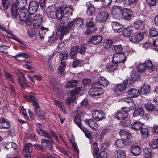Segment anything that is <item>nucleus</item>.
Segmentation results:
<instances>
[{"instance_id": "1", "label": "nucleus", "mask_w": 158, "mask_h": 158, "mask_svg": "<svg viewBox=\"0 0 158 158\" xmlns=\"http://www.w3.org/2000/svg\"><path fill=\"white\" fill-rule=\"evenodd\" d=\"M83 24V21L80 18L69 22L68 24L65 26H64L63 23L59 21L58 23L57 26V34L62 36L64 34H66L71 29H74L78 26L80 27Z\"/></svg>"}, {"instance_id": "2", "label": "nucleus", "mask_w": 158, "mask_h": 158, "mask_svg": "<svg viewBox=\"0 0 158 158\" xmlns=\"http://www.w3.org/2000/svg\"><path fill=\"white\" fill-rule=\"evenodd\" d=\"M126 57L122 52H119L115 53L112 57V62L111 64L106 66V68L110 71L116 70L118 67V64L124 62L126 60Z\"/></svg>"}, {"instance_id": "3", "label": "nucleus", "mask_w": 158, "mask_h": 158, "mask_svg": "<svg viewBox=\"0 0 158 158\" xmlns=\"http://www.w3.org/2000/svg\"><path fill=\"white\" fill-rule=\"evenodd\" d=\"M36 126L37 127L36 129L37 133L40 135L44 136L48 139H50L52 136L58 142L57 136L55 132L52 131H50L49 133H47L44 131L42 130L44 128V127L40 123L37 124Z\"/></svg>"}, {"instance_id": "4", "label": "nucleus", "mask_w": 158, "mask_h": 158, "mask_svg": "<svg viewBox=\"0 0 158 158\" xmlns=\"http://www.w3.org/2000/svg\"><path fill=\"white\" fill-rule=\"evenodd\" d=\"M17 4L13 3L11 5V15L13 18H15L17 16L18 9L19 8H25L27 4L26 0H16Z\"/></svg>"}, {"instance_id": "5", "label": "nucleus", "mask_w": 158, "mask_h": 158, "mask_svg": "<svg viewBox=\"0 0 158 158\" xmlns=\"http://www.w3.org/2000/svg\"><path fill=\"white\" fill-rule=\"evenodd\" d=\"M28 12L27 10L25 8H20L18 15L20 20L24 22L27 26H29L31 24V17L26 15Z\"/></svg>"}, {"instance_id": "6", "label": "nucleus", "mask_w": 158, "mask_h": 158, "mask_svg": "<svg viewBox=\"0 0 158 158\" xmlns=\"http://www.w3.org/2000/svg\"><path fill=\"white\" fill-rule=\"evenodd\" d=\"M97 84V82L94 83L92 84L93 87L89 90V94L92 97L99 95L104 92V90L101 88L96 86Z\"/></svg>"}, {"instance_id": "7", "label": "nucleus", "mask_w": 158, "mask_h": 158, "mask_svg": "<svg viewBox=\"0 0 158 158\" xmlns=\"http://www.w3.org/2000/svg\"><path fill=\"white\" fill-rule=\"evenodd\" d=\"M112 15L116 19H120L122 18V10L120 6H114L112 8Z\"/></svg>"}, {"instance_id": "8", "label": "nucleus", "mask_w": 158, "mask_h": 158, "mask_svg": "<svg viewBox=\"0 0 158 158\" xmlns=\"http://www.w3.org/2000/svg\"><path fill=\"white\" fill-rule=\"evenodd\" d=\"M81 90V88L77 87L72 91L70 93L71 96L66 100L68 104H70L72 102H74L77 98L76 95L79 94Z\"/></svg>"}, {"instance_id": "9", "label": "nucleus", "mask_w": 158, "mask_h": 158, "mask_svg": "<svg viewBox=\"0 0 158 158\" xmlns=\"http://www.w3.org/2000/svg\"><path fill=\"white\" fill-rule=\"evenodd\" d=\"M39 4L38 2L33 1L30 2L28 11L30 15H32L36 13L39 7Z\"/></svg>"}, {"instance_id": "10", "label": "nucleus", "mask_w": 158, "mask_h": 158, "mask_svg": "<svg viewBox=\"0 0 158 158\" xmlns=\"http://www.w3.org/2000/svg\"><path fill=\"white\" fill-rule=\"evenodd\" d=\"M33 106L34 108V111L37 116L41 119H45L46 116L44 112L39 108L38 102H34Z\"/></svg>"}, {"instance_id": "11", "label": "nucleus", "mask_w": 158, "mask_h": 158, "mask_svg": "<svg viewBox=\"0 0 158 158\" xmlns=\"http://www.w3.org/2000/svg\"><path fill=\"white\" fill-rule=\"evenodd\" d=\"M33 26L34 29H39L42 21V16L37 14L34 16L32 19Z\"/></svg>"}, {"instance_id": "12", "label": "nucleus", "mask_w": 158, "mask_h": 158, "mask_svg": "<svg viewBox=\"0 0 158 158\" xmlns=\"http://www.w3.org/2000/svg\"><path fill=\"white\" fill-rule=\"evenodd\" d=\"M127 84L126 83L118 84L115 87L114 92L117 95H119L123 93L127 87Z\"/></svg>"}, {"instance_id": "13", "label": "nucleus", "mask_w": 158, "mask_h": 158, "mask_svg": "<svg viewBox=\"0 0 158 158\" xmlns=\"http://www.w3.org/2000/svg\"><path fill=\"white\" fill-rule=\"evenodd\" d=\"M92 115L93 118L97 121H99L105 118V115L103 112L97 110L93 111Z\"/></svg>"}, {"instance_id": "14", "label": "nucleus", "mask_w": 158, "mask_h": 158, "mask_svg": "<svg viewBox=\"0 0 158 158\" xmlns=\"http://www.w3.org/2000/svg\"><path fill=\"white\" fill-rule=\"evenodd\" d=\"M57 11V8L54 6H51L47 8V15L49 18H55L56 16V12Z\"/></svg>"}, {"instance_id": "15", "label": "nucleus", "mask_w": 158, "mask_h": 158, "mask_svg": "<svg viewBox=\"0 0 158 158\" xmlns=\"http://www.w3.org/2000/svg\"><path fill=\"white\" fill-rule=\"evenodd\" d=\"M33 147L31 143L26 144L24 146L23 152L25 153L24 157L25 158H31V152L32 151Z\"/></svg>"}, {"instance_id": "16", "label": "nucleus", "mask_w": 158, "mask_h": 158, "mask_svg": "<svg viewBox=\"0 0 158 158\" xmlns=\"http://www.w3.org/2000/svg\"><path fill=\"white\" fill-rule=\"evenodd\" d=\"M84 111L83 110L79 109L74 112L75 114H77L75 117L74 121L79 127L81 129V121L80 119V115L84 113Z\"/></svg>"}, {"instance_id": "17", "label": "nucleus", "mask_w": 158, "mask_h": 158, "mask_svg": "<svg viewBox=\"0 0 158 158\" xmlns=\"http://www.w3.org/2000/svg\"><path fill=\"white\" fill-rule=\"evenodd\" d=\"M108 16V13L106 11H102L98 15L96 20L99 22H104L107 19Z\"/></svg>"}, {"instance_id": "18", "label": "nucleus", "mask_w": 158, "mask_h": 158, "mask_svg": "<svg viewBox=\"0 0 158 158\" xmlns=\"http://www.w3.org/2000/svg\"><path fill=\"white\" fill-rule=\"evenodd\" d=\"M102 37L100 35L91 37L89 42L93 45H96L99 44L102 41Z\"/></svg>"}, {"instance_id": "19", "label": "nucleus", "mask_w": 158, "mask_h": 158, "mask_svg": "<svg viewBox=\"0 0 158 158\" xmlns=\"http://www.w3.org/2000/svg\"><path fill=\"white\" fill-rule=\"evenodd\" d=\"M143 39V35L141 33H134L132 34L130 38L131 41L136 42L141 41Z\"/></svg>"}, {"instance_id": "20", "label": "nucleus", "mask_w": 158, "mask_h": 158, "mask_svg": "<svg viewBox=\"0 0 158 158\" xmlns=\"http://www.w3.org/2000/svg\"><path fill=\"white\" fill-rule=\"evenodd\" d=\"M131 141L129 139L126 140L125 139L122 138L121 139H117L115 142V144L118 147L122 148L127 145Z\"/></svg>"}, {"instance_id": "21", "label": "nucleus", "mask_w": 158, "mask_h": 158, "mask_svg": "<svg viewBox=\"0 0 158 158\" xmlns=\"http://www.w3.org/2000/svg\"><path fill=\"white\" fill-rule=\"evenodd\" d=\"M139 89H132L127 91V95L129 98L137 97L140 94Z\"/></svg>"}, {"instance_id": "22", "label": "nucleus", "mask_w": 158, "mask_h": 158, "mask_svg": "<svg viewBox=\"0 0 158 158\" xmlns=\"http://www.w3.org/2000/svg\"><path fill=\"white\" fill-rule=\"evenodd\" d=\"M132 13V12L131 10L127 9H124L122 10V18H123L127 20H129L131 19Z\"/></svg>"}, {"instance_id": "23", "label": "nucleus", "mask_w": 158, "mask_h": 158, "mask_svg": "<svg viewBox=\"0 0 158 158\" xmlns=\"http://www.w3.org/2000/svg\"><path fill=\"white\" fill-rule=\"evenodd\" d=\"M125 152L122 150H117L113 154V158H125Z\"/></svg>"}, {"instance_id": "24", "label": "nucleus", "mask_w": 158, "mask_h": 158, "mask_svg": "<svg viewBox=\"0 0 158 158\" xmlns=\"http://www.w3.org/2000/svg\"><path fill=\"white\" fill-rule=\"evenodd\" d=\"M112 26L113 30L115 32H119L122 31V26L117 22H113L112 23Z\"/></svg>"}, {"instance_id": "25", "label": "nucleus", "mask_w": 158, "mask_h": 158, "mask_svg": "<svg viewBox=\"0 0 158 158\" xmlns=\"http://www.w3.org/2000/svg\"><path fill=\"white\" fill-rule=\"evenodd\" d=\"M131 152L135 155H139L141 152L140 147L139 146L136 145L131 146Z\"/></svg>"}, {"instance_id": "26", "label": "nucleus", "mask_w": 158, "mask_h": 158, "mask_svg": "<svg viewBox=\"0 0 158 158\" xmlns=\"http://www.w3.org/2000/svg\"><path fill=\"white\" fill-rule=\"evenodd\" d=\"M119 134L121 137L123 138V139H125L127 140L128 139H127L129 136H130L131 134L129 131L126 129L121 130L119 132Z\"/></svg>"}, {"instance_id": "27", "label": "nucleus", "mask_w": 158, "mask_h": 158, "mask_svg": "<svg viewBox=\"0 0 158 158\" xmlns=\"http://www.w3.org/2000/svg\"><path fill=\"white\" fill-rule=\"evenodd\" d=\"M143 114L144 110L143 108L142 107H138L135 110L133 113V116L135 117L138 116L141 117L143 115Z\"/></svg>"}, {"instance_id": "28", "label": "nucleus", "mask_w": 158, "mask_h": 158, "mask_svg": "<svg viewBox=\"0 0 158 158\" xmlns=\"http://www.w3.org/2000/svg\"><path fill=\"white\" fill-rule=\"evenodd\" d=\"M131 77V81H130L129 83L132 84L134 81L137 80L139 78V77L138 74V73L135 70H132L130 73Z\"/></svg>"}, {"instance_id": "29", "label": "nucleus", "mask_w": 158, "mask_h": 158, "mask_svg": "<svg viewBox=\"0 0 158 158\" xmlns=\"http://www.w3.org/2000/svg\"><path fill=\"white\" fill-rule=\"evenodd\" d=\"M87 13L88 15H92L95 12V9L94 6L89 2H87Z\"/></svg>"}, {"instance_id": "30", "label": "nucleus", "mask_w": 158, "mask_h": 158, "mask_svg": "<svg viewBox=\"0 0 158 158\" xmlns=\"http://www.w3.org/2000/svg\"><path fill=\"white\" fill-rule=\"evenodd\" d=\"M72 6L71 5L67 6L64 7L63 13L64 15H67L66 17L71 16L72 15Z\"/></svg>"}, {"instance_id": "31", "label": "nucleus", "mask_w": 158, "mask_h": 158, "mask_svg": "<svg viewBox=\"0 0 158 158\" xmlns=\"http://www.w3.org/2000/svg\"><path fill=\"white\" fill-rule=\"evenodd\" d=\"M0 124L3 128H8L10 127L9 123L8 120L4 118H0Z\"/></svg>"}, {"instance_id": "32", "label": "nucleus", "mask_w": 158, "mask_h": 158, "mask_svg": "<svg viewBox=\"0 0 158 158\" xmlns=\"http://www.w3.org/2000/svg\"><path fill=\"white\" fill-rule=\"evenodd\" d=\"M143 126L142 123L140 122H135L131 125V127L135 131L139 130Z\"/></svg>"}, {"instance_id": "33", "label": "nucleus", "mask_w": 158, "mask_h": 158, "mask_svg": "<svg viewBox=\"0 0 158 158\" xmlns=\"http://www.w3.org/2000/svg\"><path fill=\"white\" fill-rule=\"evenodd\" d=\"M79 49V47L77 46H73L71 48V52L70 53L69 57L71 59H73L75 57V55L77 53Z\"/></svg>"}, {"instance_id": "34", "label": "nucleus", "mask_w": 158, "mask_h": 158, "mask_svg": "<svg viewBox=\"0 0 158 158\" xmlns=\"http://www.w3.org/2000/svg\"><path fill=\"white\" fill-rule=\"evenodd\" d=\"M119 123L120 125L124 127H126L129 126L130 124L131 121L128 116L123 118Z\"/></svg>"}, {"instance_id": "35", "label": "nucleus", "mask_w": 158, "mask_h": 158, "mask_svg": "<svg viewBox=\"0 0 158 158\" xmlns=\"http://www.w3.org/2000/svg\"><path fill=\"white\" fill-rule=\"evenodd\" d=\"M40 30L39 32V35L40 38L41 40H42L44 39V35L46 32L48 31V28H44L42 26H40Z\"/></svg>"}, {"instance_id": "36", "label": "nucleus", "mask_w": 158, "mask_h": 158, "mask_svg": "<svg viewBox=\"0 0 158 158\" xmlns=\"http://www.w3.org/2000/svg\"><path fill=\"white\" fill-rule=\"evenodd\" d=\"M85 123L92 129H95L97 125L95 122L92 119H86L84 120Z\"/></svg>"}, {"instance_id": "37", "label": "nucleus", "mask_w": 158, "mask_h": 158, "mask_svg": "<svg viewBox=\"0 0 158 158\" xmlns=\"http://www.w3.org/2000/svg\"><path fill=\"white\" fill-rule=\"evenodd\" d=\"M78 82V80H72L67 83L66 87L67 88H73L76 86Z\"/></svg>"}, {"instance_id": "38", "label": "nucleus", "mask_w": 158, "mask_h": 158, "mask_svg": "<svg viewBox=\"0 0 158 158\" xmlns=\"http://www.w3.org/2000/svg\"><path fill=\"white\" fill-rule=\"evenodd\" d=\"M64 15V14L63 13L62 10L61 9H59V10H57V11L56 12V16L55 17H56L57 19L59 21L57 22L56 25H57L59 21H60L62 23H63L64 24V22L63 21V22H62L61 21H60L62 19L63 15Z\"/></svg>"}, {"instance_id": "39", "label": "nucleus", "mask_w": 158, "mask_h": 158, "mask_svg": "<svg viewBox=\"0 0 158 158\" xmlns=\"http://www.w3.org/2000/svg\"><path fill=\"white\" fill-rule=\"evenodd\" d=\"M57 25L56 26V32L55 37H52L51 39L49 40V42L51 43H53L54 42H56L59 39L60 41L61 40L63 39V37L64 36V35H65L64 34L62 36H61L60 35H58L57 34L58 31L57 30Z\"/></svg>"}, {"instance_id": "40", "label": "nucleus", "mask_w": 158, "mask_h": 158, "mask_svg": "<svg viewBox=\"0 0 158 158\" xmlns=\"http://www.w3.org/2000/svg\"><path fill=\"white\" fill-rule=\"evenodd\" d=\"M98 82L103 86H107L109 84L108 80L103 77H101L98 78Z\"/></svg>"}, {"instance_id": "41", "label": "nucleus", "mask_w": 158, "mask_h": 158, "mask_svg": "<svg viewBox=\"0 0 158 158\" xmlns=\"http://www.w3.org/2000/svg\"><path fill=\"white\" fill-rule=\"evenodd\" d=\"M5 147L7 149L15 150L16 148V144L12 142H6L4 143Z\"/></svg>"}, {"instance_id": "42", "label": "nucleus", "mask_w": 158, "mask_h": 158, "mask_svg": "<svg viewBox=\"0 0 158 158\" xmlns=\"http://www.w3.org/2000/svg\"><path fill=\"white\" fill-rule=\"evenodd\" d=\"M144 64L146 65L147 69L149 72H151L153 71L154 67L153 66L152 62L150 60H147L145 62Z\"/></svg>"}, {"instance_id": "43", "label": "nucleus", "mask_w": 158, "mask_h": 158, "mask_svg": "<svg viewBox=\"0 0 158 158\" xmlns=\"http://www.w3.org/2000/svg\"><path fill=\"white\" fill-rule=\"evenodd\" d=\"M128 116V115L127 114H124L123 112L120 111L117 112L115 115V117L116 119L118 120H122Z\"/></svg>"}, {"instance_id": "44", "label": "nucleus", "mask_w": 158, "mask_h": 158, "mask_svg": "<svg viewBox=\"0 0 158 158\" xmlns=\"http://www.w3.org/2000/svg\"><path fill=\"white\" fill-rule=\"evenodd\" d=\"M150 90V87L148 85H144L140 89V92L142 94L147 95Z\"/></svg>"}, {"instance_id": "45", "label": "nucleus", "mask_w": 158, "mask_h": 158, "mask_svg": "<svg viewBox=\"0 0 158 158\" xmlns=\"http://www.w3.org/2000/svg\"><path fill=\"white\" fill-rule=\"evenodd\" d=\"M144 107L148 111H156L157 109L155 108L154 106L150 103H148L146 104L144 106Z\"/></svg>"}, {"instance_id": "46", "label": "nucleus", "mask_w": 158, "mask_h": 158, "mask_svg": "<svg viewBox=\"0 0 158 158\" xmlns=\"http://www.w3.org/2000/svg\"><path fill=\"white\" fill-rule=\"evenodd\" d=\"M61 65L58 68V72L61 74H63L65 72V69L66 67L65 62H60Z\"/></svg>"}, {"instance_id": "47", "label": "nucleus", "mask_w": 158, "mask_h": 158, "mask_svg": "<svg viewBox=\"0 0 158 158\" xmlns=\"http://www.w3.org/2000/svg\"><path fill=\"white\" fill-rule=\"evenodd\" d=\"M68 56V52L64 51L60 54L59 58L60 62H65L64 60H66Z\"/></svg>"}, {"instance_id": "48", "label": "nucleus", "mask_w": 158, "mask_h": 158, "mask_svg": "<svg viewBox=\"0 0 158 158\" xmlns=\"http://www.w3.org/2000/svg\"><path fill=\"white\" fill-rule=\"evenodd\" d=\"M144 156L146 158H151L152 156V150L149 148H146L143 150Z\"/></svg>"}, {"instance_id": "49", "label": "nucleus", "mask_w": 158, "mask_h": 158, "mask_svg": "<svg viewBox=\"0 0 158 158\" xmlns=\"http://www.w3.org/2000/svg\"><path fill=\"white\" fill-rule=\"evenodd\" d=\"M22 76L23 78V81H22L21 79L19 78L18 79V81L22 87L24 88H27V85L25 83L27 79L24 77L23 75L22 74Z\"/></svg>"}, {"instance_id": "50", "label": "nucleus", "mask_w": 158, "mask_h": 158, "mask_svg": "<svg viewBox=\"0 0 158 158\" xmlns=\"http://www.w3.org/2000/svg\"><path fill=\"white\" fill-rule=\"evenodd\" d=\"M149 33L151 37L156 36L158 35V30L154 27L152 28L150 31Z\"/></svg>"}, {"instance_id": "51", "label": "nucleus", "mask_w": 158, "mask_h": 158, "mask_svg": "<svg viewBox=\"0 0 158 158\" xmlns=\"http://www.w3.org/2000/svg\"><path fill=\"white\" fill-rule=\"evenodd\" d=\"M41 143L43 147H48L49 144H52L53 143L52 141H49L45 139H42L41 140Z\"/></svg>"}, {"instance_id": "52", "label": "nucleus", "mask_w": 158, "mask_h": 158, "mask_svg": "<svg viewBox=\"0 0 158 158\" xmlns=\"http://www.w3.org/2000/svg\"><path fill=\"white\" fill-rule=\"evenodd\" d=\"M143 23L140 20H137L135 22L134 25L136 28H140L141 29L143 27Z\"/></svg>"}, {"instance_id": "53", "label": "nucleus", "mask_w": 158, "mask_h": 158, "mask_svg": "<svg viewBox=\"0 0 158 158\" xmlns=\"http://www.w3.org/2000/svg\"><path fill=\"white\" fill-rule=\"evenodd\" d=\"M122 35L124 37H128L131 33V31L128 29H125L123 30Z\"/></svg>"}, {"instance_id": "54", "label": "nucleus", "mask_w": 158, "mask_h": 158, "mask_svg": "<svg viewBox=\"0 0 158 158\" xmlns=\"http://www.w3.org/2000/svg\"><path fill=\"white\" fill-rule=\"evenodd\" d=\"M112 43V42L111 40H107L103 42V45L105 48H108L111 46Z\"/></svg>"}, {"instance_id": "55", "label": "nucleus", "mask_w": 158, "mask_h": 158, "mask_svg": "<svg viewBox=\"0 0 158 158\" xmlns=\"http://www.w3.org/2000/svg\"><path fill=\"white\" fill-rule=\"evenodd\" d=\"M107 153L105 151H102L98 154L96 158H107Z\"/></svg>"}, {"instance_id": "56", "label": "nucleus", "mask_w": 158, "mask_h": 158, "mask_svg": "<svg viewBox=\"0 0 158 158\" xmlns=\"http://www.w3.org/2000/svg\"><path fill=\"white\" fill-rule=\"evenodd\" d=\"M138 71L140 72H144L147 69L144 63L140 64L137 66Z\"/></svg>"}, {"instance_id": "57", "label": "nucleus", "mask_w": 158, "mask_h": 158, "mask_svg": "<svg viewBox=\"0 0 158 158\" xmlns=\"http://www.w3.org/2000/svg\"><path fill=\"white\" fill-rule=\"evenodd\" d=\"M149 145L152 148H156L158 146V140L156 139L151 141L149 143Z\"/></svg>"}, {"instance_id": "58", "label": "nucleus", "mask_w": 158, "mask_h": 158, "mask_svg": "<svg viewBox=\"0 0 158 158\" xmlns=\"http://www.w3.org/2000/svg\"><path fill=\"white\" fill-rule=\"evenodd\" d=\"M20 57H22L24 58L25 59H27L30 56L28 54L22 52L18 53V54L16 55L15 56V59H16L17 58H19Z\"/></svg>"}, {"instance_id": "59", "label": "nucleus", "mask_w": 158, "mask_h": 158, "mask_svg": "<svg viewBox=\"0 0 158 158\" xmlns=\"http://www.w3.org/2000/svg\"><path fill=\"white\" fill-rule=\"evenodd\" d=\"M127 2V4L131 7L135 6L138 2V0H126Z\"/></svg>"}, {"instance_id": "60", "label": "nucleus", "mask_w": 158, "mask_h": 158, "mask_svg": "<svg viewBox=\"0 0 158 158\" xmlns=\"http://www.w3.org/2000/svg\"><path fill=\"white\" fill-rule=\"evenodd\" d=\"M25 98L28 102H32L33 106L34 102H37L35 100V98L33 96L27 95L26 96Z\"/></svg>"}, {"instance_id": "61", "label": "nucleus", "mask_w": 158, "mask_h": 158, "mask_svg": "<svg viewBox=\"0 0 158 158\" xmlns=\"http://www.w3.org/2000/svg\"><path fill=\"white\" fill-rule=\"evenodd\" d=\"M122 48L121 45H114L113 46L112 50L119 52H120V51L122 50Z\"/></svg>"}, {"instance_id": "62", "label": "nucleus", "mask_w": 158, "mask_h": 158, "mask_svg": "<svg viewBox=\"0 0 158 158\" xmlns=\"http://www.w3.org/2000/svg\"><path fill=\"white\" fill-rule=\"evenodd\" d=\"M54 103L55 104L58 106L61 110H63L64 106H63V103L61 102L58 101L56 100L54 101Z\"/></svg>"}, {"instance_id": "63", "label": "nucleus", "mask_w": 158, "mask_h": 158, "mask_svg": "<svg viewBox=\"0 0 158 158\" xmlns=\"http://www.w3.org/2000/svg\"><path fill=\"white\" fill-rule=\"evenodd\" d=\"M2 6L5 10L7 9L9 5V2L7 0H2Z\"/></svg>"}, {"instance_id": "64", "label": "nucleus", "mask_w": 158, "mask_h": 158, "mask_svg": "<svg viewBox=\"0 0 158 158\" xmlns=\"http://www.w3.org/2000/svg\"><path fill=\"white\" fill-rule=\"evenodd\" d=\"M102 4L103 6H108L111 3V0H102Z\"/></svg>"}]
</instances>
